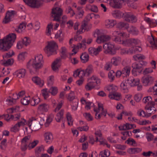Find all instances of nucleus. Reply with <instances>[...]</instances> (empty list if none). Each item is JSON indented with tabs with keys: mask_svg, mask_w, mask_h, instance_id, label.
I'll list each match as a JSON object with an SVG mask.
<instances>
[{
	"mask_svg": "<svg viewBox=\"0 0 157 157\" xmlns=\"http://www.w3.org/2000/svg\"><path fill=\"white\" fill-rule=\"evenodd\" d=\"M16 38L15 33H11L3 39L0 40V50L3 52L8 51L13 45Z\"/></svg>",
	"mask_w": 157,
	"mask_h": 157,
	"instance_id": "obj_1",
	"label": "nucleus"
},
{
	"mask_svg": "<svg viewBox=\"0 0 157 157\" xmlns=\"http://www.w3.org/2000/svg\"><path fill=\"white\" fill-rule=\"evenodd\" d=\"M58 45L54 41L48 42L47 45L44 49L45 52L49 56L53 53H56V51L58 48Z\"/></svg>",
	"mask_w": 157,
	"mask_h": 157,
	"instance_id": "obj_2",
	"label": "nucleus"
},
{
	"mask_svg": "<svg viewBox=\"0 0 157 157\" xmlns=\"http://www.w3.org/2000/svg\"><path fill=\"white\" fill-rule=\"evenodd\" d=\"M63 10L62 9L58 7H56L52 9V13L54 15H52V16L54 18L53 21H60V18L62 15Z\"/></svg>",
	"mask_w": 157,
	"mask_h": 157,
	"instance_id": "obj_3",
	"label": "nucleus"
},
{
	"mask_svg": "<svg viewBox=\"0 0 157 157\" xmlns=\"http://www.w3.org/2000/svg\"><path fill=\"white\" fill-rule=\"evenodd\" d=\"M114 47V45L110 43L105 44L103 46V48L105 50V53L111 55H115L116 53V50Z\"/></svg>",
	"mask_w": 157,
	"mask_h": 157,
	"instance_id": "obj_4",
	"label": "nucleus"
},
{
	"mask_svg": "<svg viewBox=\"0 0 157 157\" xmlns=\"http://www.w3.org/2000/svg\"><path fill=\"white\" fill-rule=\"evenodd\" d=\"M124 20L128 22L135 23L137 21L136 17L130 12H125L122 14Z\"/></svg>",
	"mask_w": 157,
	"mask_h": 157,
	"instance_id": "obj_5",
	"label": "nucleus"
},
{
	"mask_svg": "<svg viewBox=\"0 0 157 157\" xmlns=\"http://www.w3.org/2000/svg\"><path fill=\"white\" fill-rule=\"evenodd\" d=\"M125 2L124 0H110L109 4L113 8L120 9L122 7V3Z\"/></svg>",
	"mask_w": 157,
	"mask_h": 157,
	"instance_id": "obj_6",
	"label": "nucleus"
},
{
	"mask_svg": "<svg viewBox=\"0 0 157 157\" xmlns=\"http://www.w3.org/2000/svg\"><path fill=\"white\" fill-rule=\"evenodd\" d=\"M27 125L32 131H37L40 128V124L38 122H33V120H29Z\"/></svg>",
	"mask_w": 157,
	"mask_h": 157,
	"instance_id": "obj_7",
	"label": "nucleus"
},
{
	"mask_svg": "<svg viewBox=\"0 0 157 157\" xmlns=\"http://www.w3.org/2000/svg\"><path fill=\"white\" fill-rule=\"evenodd\" d=\"M102 47L101 46H98L97 48L91 47L89 48L88 51L90 54L92 56H97L99 52L102 51Z\"/></svg>",
	"mask_w": 157,
	"mask_h": 157,
	"instance_id": "obj_8",
	"label": "nucleus"
},
{
	"mask_svg": "<svg viewBox=\"0 0 157 157\" xmlns=\"http://www.w3.org/2000/svg\"><path fill=\"white\" fill-rule=\"evenodd\" d=\"M15 14V11L14 10H12L11 12L8 11L3 21V22L5 24H6L10 21L11 17Z\"/></svg>",
	"mask_w": 157,
	"mask_h": 157,
	"instance_id": "obj_9",
	"label": "nucleus"
},
{
	"mask_svg": "<svg viewBox=\"0 0 157 157\" xmlns=\"http://www.w3.org/2000/svg\"><path fill=\"white\" fill-rule=\"evenodd\" d=\"M97 38L96 40V41L99 44H100L101 42H104L108 41L110 38L109 36L105 35H102L97 36Z\"/></svg>",
	"mask_w": 157,
	"mask_h": 157,
	"instance_id": "obj_10",
	"label": "nucleus"
},
{
	"mask_svg": "<svg viewBox=\"0 0 157 157\" xmlns=\"http://www.w3.org/2000/svg\"><path fill=\"white\" fill-rule=\"evenodd\" d=\"M43 63H36L33 61L32 64V66L34 70L35 73H37L39 69L43 67Z\"/></svg>",
	"mask_w": 157,
	"mask_h": 157,
	"instance_id": "obj_11",
	"label": "nucleus"
},
{
	"mask_svg": "<svg viewBox=\"0 0 157 157\" xmlns=\"http://www.w3.org/2000/svg\"><path fill=\"white\" fill-rule=\"evenodd\" d=\"M142 79L143 83L146 86H147L149 83H151L154 80L153 78L149 75H148L145 77H143Z\"/></svg>",
	"mask_w": 157,
	"mask_h": 157,
	"instance_id": "obj_12",
	"label": "nucleus"
},
{
	"mask_svg": "<svg viewBox=\"0 0 157 157\" xmlns=\"http://www.w3.org/2000/svg\"><path fill=\"white\" fill-rule=\"evenodd\" d=\"M26 71L25 69H21L18 70L14 72L15 75L19 78H24L25 75Z\"/></svg>",
	"mask_w": 157,
	"mask_h": 157,
	"instance_id": "obj_13",
	"label": "nucleus"
},
{
	"mask_svg": "<svg viewBox=\"0 0 157 157\" xmlns=\"http://www.w3.org/2000/svg\"><path fill=\"white\" fill-rule=\"evenodd\" d=\"M130 67L128 66L125 67L122 70V76L126 77L129 76L130 73Z\"/></svg>",
	"mask_w": 157,
	"mask_h": 157,
	"instance_id": "obj_14",
	"label": "nucleus"
},
{
	"mask_svg": "<svg viewBox=\"0 0 157 157\" xmlns=\"http://www.w3.org/2000/svg\"><path fill=\"white\" fill-rule=\"evenodd\" d=\"M117 24L116 20H107L105 21V25L108 28H112Z\"/></svg>",
	"mask_w": 157,
	"mask_h": 157,
	"instance_id": "obj_15",
	"label": "nucleus"
},
{
	"mask_svg": "<svg viewBox=\"0 0 157 157\" xmlns=\"http://www.w3.org/2000/svg\"><path fill=\"white\" fill-rule=\"evenodd\" d=\"M49 108V106L48 104L43 103L39 105L38 109L40 111L46 112L48 111Z\"/></svg>",
	"mask_w": 157,
	"mask_h": 157,
	"instance_id": "obj_16",
	"label": "nucleus"
},
{
	"mask_svg": "<svg viewBox=\"0 0 157 157\" xmlns=\"http://www.w3.org/2000/svg\"><path fill=\"white\" fill-rule=\"evenodd\" d=\"M67 98L71 104H73V102L75 101L76 99H78L75 98V93L72 91H71V92L68 94Z\"/></svg>",
	"mask_w": 157,
	"mask_h": 157,
	"instance_id": "obj_17",
	"label": "nucleus"
},
{
	"mask_svg": "<svg viewBox=\"0 0 157 157\" xmlns=\"http://www.w3.org/2000/svg\"><path fill=\"white\" fill-rule=\"evenodd\" d=\"M109 97L111 99L119 100L121 99V94L120 93L117 92L114 93H109Z\"/></svg>",
	"mask_w": 157,
	"mask_h": 157,
	"instance_id": "obj_18",
	"label": "nucleus"
},
{
	"mask_svg": "<svg viewBox=\"0 0 157 157\" xmlns=\"http://www.w3.org/2000/svg\"><path fill=\"white\" fill-rule=\"evenodd\" d=\"M61 59L60 58H58L56 59L53 62L52 65V70L55 71H56L58 70V68L57 66V64L59 62H60Z\"/></svg>",
	"mask_w": 157,
	"mask_h": 157,
	"instance_id": "obj_19",
	"label": "nucleus"
},
{
	"mask_svg": "<svg viewBox=\"0 0 157 157\" xmlns=\"http://www.w3.org/2000/svg\"><path fill=\"white\" fill-rule=\"evenodd\" d=\"M32 80L34 83L39 85L40 87L44 85V81L37 76L33 77Z\"/></svg>",
	"mask_w": 157,
	"mask_h": 157,
	"instance_id": "obj_20",
	"label": "nucleus"
},
{
	"mask_svg": "<svg viewBox=\"0 0 157 157\" xmlns=\"http://www.w3.org/2000/svg\"><path fill=\"white\" fill-rule=\"evenodd\" d=\"M124 42L125 44L128 45H132L133 44H137L139 42V41L138 40L135 39H129L125 40Z\"/></svg>",
	"mask_w": 157,
	"mask_h": 157,
	"instance_id": "obj_21",
	"label": "nucleus"
},
{
	"mask_svg": "<svg viewBox=\"0 0 157 157\" xmlns=\"http://www.w3.org/2000/svg\"><path fill=\"white\" fill-rule=\"evenodd\" d=\"M45 140L46 143L51 142L53 139L52 133L50 132H47L44 134Z\"/></svg>",
	"mask_w": 157,
	"mask_h": 157,
	"instance_id": "obj_22",
	"label": "nucleus"
},
{
	"mask_svg": "<svg viewBox=\"0 0 157 157\" xmlns=\"http://www.w3.org/2000/svg\"><path fill=\"white\" fill-rule=\"evenodd\" d=\"M128 33L133 35H136L138 34L139 31L135 27L132 26L128 30Z\"/></svg>",
	"mask_w": 157,
	"mask_h": 157,
	"instance_id": "obj_23",
	"label": "nucleus"
},
{
	"mask_svg": "<svg viewBox=\"0 0 157 157\" xmlns=\"http://www.w3.org/2000/svg\"><path fill=\"white\" fill-rule=\"evenodd\" d=\"M142 151V149L139 148H131L128 149L127 152L130 154H135L140 152Z\"/></svg>",
	"mask_w": 157,
	"mask_h": 157,
	"instance_id": "obj_24",
	"label": "nucleus"
},
{
	"mask_svg": "<svg viewBox=\"0 0 157 157\" xmlns=\"http://www.w3.org/2000/svg\"><path fill=\"white\" fill-rule=\"evenodd\" d=\"M88 24V22L84 21L82 22V24L81 25V29H80L79 30H78L77 32V33L78 34L81 33L82 32V30L84 29L85 30H86L88 31V30L86 29V26Z\"/></svg>",
	"mask_w": 157,
	"mask_h": 157,
	"instance_id": "obj_25",
	"label": "nucleus"
},
{
	"mask_svg": "<svg viewBox=\"0 0 157 157\" xmlns=\"http://www.w3.org/2000/svg\"><path fill=\"white\" fill-rule=\"evenodd\" d=\"M63 113L64 110L61 109L59 113H57L55 118V119L57 122H60V120L63 118Z\"/></svg>",
	"mask_w": 157,
	"mask_h": 157,
	"instance_id": "obj_26",
	"label": "nucleus"
},
{
	"mask_svg": "<svg viewBox=\"0 0 157 157\" xmlns=\"http://www.w3.org/2000/svg\"><path fill=\"white\" fill-rule=\"evenodd\" d=\"M89 58L88 55L86 53H82L80 56L81 61L83 63H85L88 61L89 60Z\"/></svg>",
	"mask_w": 157,
	"mask_h": 157,
	"instance_id": "obj_27",
	"label": "nucleus"
},
{
	"mask_svg": "<svg viewBox=\"0 0 157 157\" xmlns=\"http://www.w3.org/2000/svg\"><path fill=\"white\" fill-rule=\"evenodd\" d=\"M33 61L40 63H43V56L41 54L37 55L35 57V59L33 60Z\"/></svg>",
	"mask_w": 157,
	"mask_h": 157,
	"instance_id": "obj_28",
	"label": "nucleus"
},
{
	"mask_svg": "<svg viewBox=\"0 0 157 157\" xmlns=\"http://www.w3.org/2000/svg\"><path fill=\"white\" fill-rule=\"evenodd\" d=\"M117 26L118 28L120 29L125 28L127 29L129 28V25L128 23L124 22H121L118 23Z\"/></svg>",
	"mask_w": 157,
	"mask_h": 157,
	"instance_id": "obj_29",
	"label": "nucleus"
},
{
	"mask_svg": "<svg viewBox=\"0 0 157 157\" xmlns=\"http://www.w3.org/2000/svg\"><path fill=\"white\" fill-rule=\"evenodd\" d=\"M26 27V25L25 23H21L18 27L15 29V31L18 33L22 32V29H25Z\"/></svg>",
	"mask_w": 157,
	"mask_h": 157,
	"instance_id": "obj_30",
	"label": "nucleus"
},
{
	"mask_svg": "<svg viewBox=\"0 0 157 157\" xmlns=\"http://www.w3.org/2000/svg\"><path fill=\"white\" fill-rule=\"evenodd\" d=\"M142 63L135 64L132 66V67H134L135 69L137 70L138 72L140 73L142 71Z\"/></svg>",
	"mask_w": 157,
	"mask_h": 157,
	"instance_id": "obj_31",
	"label": "nucleus"
},
{
	"mask_svg": "<svg viewBox=\"0 0 157 157\" xmlns=\"http://www.w3.org/2000/svg\"><path fill=\"white\" fill-rule=\"evenodd\" d=\"M30 136L29 135L25 136L21 140V143L22 144H25L29 145L30 143Z\"/></svg>",
	"mask_w": 157,
	"mask_h": 157,
	"instance_id": "obj_32",
	"label": "nucleus"
},
{
	"mask_svg": "<svg viewBox=\"0 0 157 157\" xmlns=\"http://www.w3.org/2000/svg\"><path fill=\"white\" fill-rule=\"evenodd\" d=\"M85 70L86 74V76H89L93 71V69L92 66L91 65H89Z\"/></svg>",
	"mask_w": 157,
	"mask_h": 157,
	"instance_id": "obj_33",
	"label": "nucleus"
},
{
	"mask_svg": "<svg viewBox=\"0 0 157 157\" xmlns=\"http://www.w3.org/2000/svg\"><path fill=\"white\" fill-rule=\"evenodd\" d=\"M109 151L108 150H105L104 152L101 151L100 152L99 156H101V157H107L110 155Z\"/></svg>",
	"mask_w": 157,
	"mask_h": 157,
	"instance_id": "obj_34",
	"label": "nucleus"
},
{
	"mask_svg": "<svg viewBox=\"0 0 157 157\" xmlns=\"http://www.w3.org/2000/svg\"><path fill=\"white\" fill-rule=\"evenodd\" d=\"M107 89L109 91V93H114L116 92L117 88L116 86H110Z\"/></svg>",
	"mask_w": 157,
	"mask_h": 157,
	"instance_id": "obj_35",
	"label": "nucleus"
},
{
	"mask_svg": "<svg viewBox=\"0 0 157 157\" xmlns=\"http://www.w3.org/2000/svg\"><path fill=\"white\" fill-rule=\"evenodd\" d=\"M66 117L68 121V124L69 125H70V123L72 125L73 124V120L71 114L69 113H67L66 115Z\"/></svg>",
	"mask_w": 157,
	"mask_h": 157,
	"instance_id": "obj_36",
	"label": "nucleus"
},
{
	"mask_svg": "<svg viewBox=\"0 0 157 157\" xmlns=\"http://www.w3.org/2000/svg\"><path fill=\"white\" fill-rule=\"evenodd\" d=\"M22 41L25 46H26L29 45L31 43V40L30 38L27 37H25L22 40Z\"/></svg>",
	"mask_w": 157,
	"mask_h": 157,
	"instance_id": "obj_37",
	"label": "nucleus"
},
{
	"mask_svg": "<svg viewBox=\"0 0 157 157\" xmlns=\"http://www.w3.org/2000/svg\"><path fill=\"white\" fill-rule=\"evenodd\" d=\"M133 58L136 61L139 60H143L145 59V56L141 54H137L133 56Z\"/></svg>",
	"mask_w": 157,
	"mask_h": 157,
	"instance_id": "obj_38",
	"label": "nucleus"
},
{
	"mask_svg": "<svg viewBox=\"0 0 157 157\" xmlns=\"http://www.w3.org/2000/svg\"><path fill=\"white\" fill-rule=\"evenodd\" d=\"M49 92L51 93L52 95H55L57 93V88L56 87H52L49 90Z\"/></svg>",
	"mask_w": 157,
	"mask_h": 157,
	"instance_id": "obj_39",
	"label": "nucleus"
},
{
	"mask_svg": "<svg viewBox=\"0 0 157 157\" xmlns=\"http://www.w3.org/2000/svg\"><path fill=\"white\" fill-rule=\"evenodd\" d=\"M13 63V59H10L6 61H4L3 64L5 66H7L12 65Z\"/></svg>",
	"mask_w": 157,
	"mask_h": 157,
	"instance_id": "obj_40",
	"label": "nucleus"
},
{
	"mask_svg": "<svg viewBox=\"0 0 157 157\" xmlns=\"http://www.w3.org/2000/svg\"><path fill=\"white\" fill-rule=\"evenodd\" d=\"M115 73L113 70L111 71L108 74V78L111 80V82L113 81L114 78Z\"/></svg>",
	"mask_w": 157,
	"mask_h": 157,
	"instance_id": "obj_41",
	"label": "nucleus"
},
{
	"mask_svg": "<svg viewBox=\"0 0 157 157\" xmlns=\"http://www.w3.org/2000/svg\"><path fill=\"white\" fill-rule=\"evenodd\" d=\"M42 93L45 99H46L48 97L49 92V91H48L47 89L45 88L42 90Z\"/></svg>",
	"mask_w": 157,
	"mask_h": 157,
	"instance_id": "obj_42",
	"label": "nucleus"
},
{
	"mask_svg": "<svg viewBox=\"0 0 157 157\" xmlns=\"http://www.w3.org/2000/svg\"><path fill=\"white\" fill-rule=\"evenodd\" d=\"M126 130L130 129L132 128H134L136 127V126L134 124H130L128 123H127L124 124Z\"/></svg>",
	"mask_w": 157,
	"mask_h": 157,
	"instance_id": "obj_43",
	"label": "nucleus"
},
{
	"mask_svg": "<svg viewBox=\"0 0 157 157\" xmlns=\"http://www.w3.org/2000/svg\"><path fill=\"white\" fill-rule=\"evenodd\" d=\"M78 100L76 99L75 101L73 102V104H72V109L74 110H77V107H78Z\"/></svg>",
	"mask_w": 157,
	"mask_h": 157,
	"instance_id": "obj_44",
	"label": "nucleus"
},
{
	"mask_svg": "<svg viewBox=\"0 0 157 157\" xmlns=\"http://www.w3.org/2000/svg\"><path fill=\"white\" fill-rule=\"evenodd\" d=\"M110 63H111L112 65L113 64L114 66H116L119 64V60L117 59V58L113 57L111 59V62Z\"/></svg>",
	"mask_w": 157,
	"mask_h": 157,
	"instance_id": "obj_45",
	"label": "nucleus"
},
{
	"mask_svg": "<svg viewBox=\"0 0 157 157\" xmlns=\"http://www.w3.org/2000/svg\"><path fill=\"white\" fill-rule=\"evenodd\" d=\"M17 96V98H12L10 99H7L6 101L8 102L10 105H12L13 103H14L16 102V100L19 99V97H18L17 95L16 94L15 95Z\"/></svg>",
	"mask_w": 157,
	"mask_h": 157,
	"instance_id": "obj_46",
	"label": "nucleus"
},
{
	"mask_svg": "<svg viewBox=\"0 0 157 157\" xmlns=\"http://www.w3.org/2000/svg\"><path fill=\"white\" fill-rule=\"evenodd\" d=\"M38 142L39 141L38 140H34L31 143L30 142V143L29 144V149L34 148L37 145Z\"/></svg>",
	"mask_w": 157,
	"mask_h": 157,
	"instance_id": "obj_47",
	"label": "nucleus"
},
{
	"mask_svg": "<svg viewBox=\"0 0 157 157\" xmlns=\"http://www.w3.org/2000/svg\"><path fill=\"white\" fill-rule=\"evenodd\" d=\"M84 116L88 121H92L93 120V117L89 113H85Z\"/></svg>",
	"mask_w": 157,
	"mask_h": 157,
	"instance_id": "obj_48",
	"label": "nucleus"
},
{
	"mask_svg": "<svg viewBox=\"0 0 157 157\" xmlns=\"http://www.w3.org/2000/svg\"><path fill=\"white\" fill-rule=\"evenodd\" d=\"M151 36L152 37L153 41H150V43L151 44V46L152 48H156L157 47L156 44V43H157V39L156 40H155L153 36L151 35Z\"/></svg>",
	"mask_w": 157,
	"mask_h": 157,
	"instance_id": "obj_49",
	"label": "nucleus"
},
{
	"mask_svg": "<svg viewBox=\"0 0 157 157\" xmlns=\"http://www.w3.org/2000/svg\"><path fill=\"white\" fill-rule=\"evenodd\" d=\"M21 103L24 105H27L29 103V100L28 99V97H25L21 99Z\"/></svg>",
	"mask_w": 157,
	"mask_h": 157,
	"instance_id": "obj_50",
	"label": "nucleus"
},
{
	"mask_svg": "<svg viewBox=\"0 0 157 157\" xmlns=\"http://www.w3.org/2000/svg\"><path fill=\"white\" fill-rule=\"evenodd\" d=\"M53 25L51 24H48L47 27L46 33L47 35H50L51 34V32L52 29Z\"/></svg>",
	"mask_w": 157,
	"mask_h": 157,
	"instance_id": "obj_51",
	"label": "nucleus"
},
{
	"mask_svg": "<svg viewBox=\"0 0 157 157\" xmlns=\"http://www.w3.org/2000/svg\"><path fill=\"white\" fill-rule=\"evenodd\" d=\"M86 43V40H83L82 41V43L79 44H78L76 45V47L78 48V49L79 48H81L82 47H83L84 46H86L85 43Z\"/></svg>",
	"mask_w": 157,
	"mask_h": 157,
	"instance_id": "obj_52",
	"label": "nucleus"
},
{
	"mask_svg": "<svg viewBox=\"0 0 157 157\" xmlns=\"http://www.w3.org/2000/svg\"><path fill=\"white\" fill-rule=\"evenodd\" d=\"M146 138L149 142L152 141L154 138V135L151 133H147L146 134Z\"/></svg>",
	"mask_w": 157,
	"mask_h": 157,
	"instance_id": "obj_53",
	"label": "nucleus"
},
{
	"mask_svg": "<svg viewBox=\"0 0 157 157\" xmlns=\"http://www.w3.org/2000/svg\"><path fill=\"white\" fill-rule=\"evenodd\" d=\"M66 11L67 13H70L71 12H72V14L71 15V16H73L75 14V12L73 11L71 7L70 6L67 7L66 10Z\"/></svg>",
	"mask_w": 157,
	"mask_h": 157,
	"instance_id": "obj_54",
	"label": "nucleus"
},
{
	"mask_svg": "<svg viewBox=\"0 0 157 157\" xmlns=\"http://www.w3.org/2000/svg\"><path fill=\"white\" fill-rule=\"evenodd\" d=\"M153 70L152 68H146L144 71L143 74L144 75H146L150 73L153 72Z\"/></svg>",
	"mask_w": 157,
	"mask_h": 157,
	"instance_id": "obj_55",
	"label": "nucleus"
},
{
	"mask_svg": "<svg viewBox=\"0 0 157 157\" xmlns=\"http://www.w3.org/2000/svg\"><path fill=\"white\" fill-rule=\"evenodd\" d=\"M54 117V115L53 114H51L50 115L47 117L46 123L50 124L52 121V118Z\"/></svg>",
	"mask_w": 157,
	"mask_h": 157,
	"instance_id": "obj_56",
	"label": "nucleus"
},
{
	"mask_svg": "<svg viewBox=\"0 0 157 157\" xmlns=\"http://www.w3.org/2000/svg\"><path fill=\"white\" fill-rule=\"evenodd\" d=\"M66 49L64 47H62L61 48V56L62 58H64L65 56H66Z\"/></svg>",
	"mask_w": 157,
	"mask_h": 157,
	"instance_id": "obj_57",
	"label": "nucleus"
},
{
	"mask_svg": "<svg viewBox=\"0 0 157 157\" xmlns=\"http://www.w3.org/2000/svg\"><path fill=\"white\" fill-rule=\"evenodd\" d=\"M151 97L147 96L144 97L143 98V101L145 103H146L147 102H148V103H149L151 101Z\"/></svg>",
	"mask_w": 157,
	"mask_h": 157,
	"instance_id": "obj_58",
	"label": "nucleus"
},
{
	"mask_svg": "<svg viewBox=\"0 0 157 157\" xmlns=\"http://www.w3.org/2000/svg\"><path fill=\"white\" fill-rule=\"evenodd\" d=\"M77 129L80 131H87L89 129V127L87 125H86L81 127H78Z\"/></svg>",
	"mask_w": 157,
	"mask_h": 157,
	"instance_id": "obj_59",
	"label": "nucleus"
},
{
	"mask_svg": "<svg viewBox=\"0 0 157 157\" xmlns=\"http://www.w3.org/2000/svg\"><path fill=\"white\" fill-rule=\"evenodd\" d=\"M18 59L19 61H23L25 59V53L22 52L19 54Z\"/></svg>",
	"mask_w": 157,
	"mask_h": 157,
	"instance_id": "obj_60",
	"label": "nucleus"
},
{
	"mask_svg": "<svg viewBox=\"0 0 157 157\" xmlns=\"http://www.w3.org/2000/svg\"><path fill=\"white\" fill-rule=\"evenodd\" d=\"M132 82V85L131 86H134L138 85L139 84L140 80L138 78L134 79L133 81Z\"/></svg>",
	"mask_w": 157,
	"mask_h": 157,
	"instance_id": "obj_61",
	"label": "nucleus"
},
{
	"mask_svg": "<svg viewBox=\"0 0 157 157\" xmlns=\"http://www.w3.org/2000/svg\"><path fill=\"white\" fill-rule=\"evenodd\" d=\"M128 84H127L125 82H122L121 83L120 86L121 89L123 90H127Z\"/></svg>",
	"mask_w": 157,
	"mask_h": 157,
	"instance_id": "obj_62",
	"label": "nucleus"
},
{
	"mask_svg": "<svg viewBox=\"0 0 157 157\" xmlns=\"http://www.w3.org/2000/svg\"><path fill=\"white\" fill-rule=\"evenodd\" d=\"M19 125L17 123L15 126L11 128V131L13 132H16L19 130Z\"/></svg>",
	"mask_w": 157,
	"mask_h": 157,
	"instance_id": "obj_63",
	"label": "nucleus"
},
{
	"mask_svg": "<svg viewBox=\"0 0 157 157\" xmlns=\"http://www.w3.org/2000/svg\"><path fill=\"white\" fill-rule=\"evenodd\" d=\"M113 35L115 36H117L118 35L121 36H124V33H122L118 31H115L113 33Z\"/></svg>",
	"mask_w": 157,
	"mask_h": 157,
	"instance_id": "obj_64",
	"label": "nucleus"
}]
</instances>
